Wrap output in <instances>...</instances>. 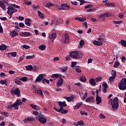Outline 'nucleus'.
<instances>
[{
    "label": "nucleus",
    "instance_id": "nucleus-4",
    "mask_svg": "<svg viewBox=\"0 0 126 126\" xmlns=\"http://www.w3.org/2000/svg\"><path fill=\"white\" fill-rule=\"evenodd\" d=\"M118 87L120 90H126V78H122L118 83Z\"/></svg>",
    "mask_w": 126,
    "mask_h": 126
},
{
    "label": "nucleus",
    "instance_id": "nucleus-13",
    "mask_svg": "<svg viewBox=\"0 0 126 126\" xmlns=\"http://www.w3.org/2000/svg\"><path fill=\"white\" fill-rule=\"evenodd\" d=\"M49 38L50 39L51 41H54V40L57 38V33H53L49 36Z\"/></svg>",
    "mask_w": 126,
    "mask_h": 126
},
{
    "label": "nucleus",
    "instance_id": "nucleus-18",
    "mask_svg": "<svg viewBox=\"0 0 126 126\" xmlns=\"http://www.w3.org/2000/svg\"><path fill=\"white\" fill-rule=\"evenodd\" d=\"M63 85V78L62 77L60 78V79L57 82V87H60Z\"/></svg>",
    "mask_w": 126,
    "mask_h": 126
},
{
    "label": "nucleus",
    "instance_id": "nucleus-52",
    "mask_svg": "<svg viewBox=\"0 0 126 126\" xmlns=\"http://www.w3.org/2000/svg\"><path fill=\"white\" fill-rule=\"evenodd\" d=\"M58 112L61 113L62 114H65L68 113L67 111H57Z\"/></svg>",
    "mask_w": 126,
    "mask_h": 126
},
{
    "label": "nucleus",
    "instance_id": "nucleus-1",
    "mask_svg": "<svg viewBox=\"0 0 126 126\" xmlns=\"http://www.w3.org/2000/svg\"><path fill=\"white\" fill-rule=\"evenodd\" d=\"M13 7H14L15 8H14ZM15 8H20V6L16 5L15 4H10V6L7 8V9H8L7 11V14L11 15L12 14H13L14 12H16V11H17V9Z\"/></svg>",
    "mask_w": 126,
    "mask_h": 126
},
{
    "label": "nucleus",
    "instance_id": "nucleus-5",
    "mask_svg": "<svg viewBox=\"0 0 126 126\" xmlns=\"http://www.w3.org/2000/svg\"><path fill=\"white\" fill-rule=\"evenodd\" d=\"M23 103L21 102V100L20 99H17L16 100L15 102L12 104L13 108L14 110H18L19 108V106L20 105H22Z\"/></svg>",
    "mask_w": 126,
    "mask_h": 126
},
{
    "label": "nucleus",
    "instance_id": "nucleus-8",
    "mask_svg": "<svg viewBox=\"0 0 126 126\" xmlns=\"http://www.w3.org/2000/svg\"><path fill=\"white\" fill-rule=\"evenodd\" d=\"M94 101H95V98L93 96L87 97L85 99L86 103H90L91 104L94 103Z\"/></svg>",
    "mask_w": 126,
    "mask_h": 126
},
{
    "label": "nucleus",
    "instance_id": "nucleus-61",
    "mask_svg": "<svg viewBox=\"0 0 126 126\" xmlns=\"http://www.w3.org/2000/svg\"><path fill=\"white\" fill-rule=\"evenodd\" d=\"M83 26H85V28H87V27H88V26L87 25V22H83Z\"/></svg>",
    "mask_w": 126,
    "mask_h": 126
},
{
    "label": "nucleus",
    "instance_id": "nucleus-40",
    "mask_svg": "<svg viewBox=\"0 0 126 126\" xmlns=\"http://www.w3.org/2000/svg\"><path fill=\"white\" fill-rule=\"evenodd\" d=\"M80 44V47H82L83 46H84L85 43L84 42V40H81L79 42Z\"/></svg>",
    "mask_w": 126,
    "mask_h": 126
},
{
    "label": "nucleus",
    "instance_id": "nucleus-38",
    "mask_svg": "<svg viewBox=\"0 0 126 126\" xmlns=\"http://www.w3.org/2000/svg\"><path fill=\"white\" fill-rule=\"evenodd\" d=\"M38 49L41 51H44L46 49V46L45 45H41L39 46Z\"/></svg>",
    "mask_w": 126,
    "mask_h": 126
},
{
    "label": "nucleus",
    "instance_id": "nucleus-29",
    "mask_svg": "<svg viewBox=\"0 0 126 126\" xmlns=\"http://www.w3.org/2000/svg\"><path fill=\"white\" fill-rule=\"evenodd\" d=\"M64 99H65L67 101V102H71V101L73 100V98L72 96L70 97H66V96H64Z\"/></svg>",
    "mask_w": 126,
    "mask_h": 126
},
{
    "label": "nucleus",
    "instance_id": "nucleus-36",
    "mask_svg": "<svg viewBox=\"0 0 126 126\" xmlns=\"http://www.w3.org/2000/svg\"><path fill=\"white\" fill-rule=\"evenodd\" d=\"M105 39H106L105 36L101 35L99 36V38L97 39L99 40V41H104Z\"/></svg>",
    "mask_w": 126,
    "mask_h": 126
},
{
    "label": "nucleus",
    "instance_id": "nucleus-9",
    "mask_svg": "<svg viewBox=\"0 0 126 126\" xmlns=\"http://www.w3.org/2000/svg\"><path fill=\"white\" fill-rule=\"evenodd\" d=\"M110 16H111V15L108 13H105L104 14H102L98 16V19L99 20H101V19H102V18L103 19V20H104V19H105V17H110Z\"/></svg>",
    "mask_w": 126,
    "mask_h": 126
},
{
    "label": "nucleus",
    "instance_id": "nucleus-2",
    "mask_svg": "<svg viewBox=\"0 0 126 126\" xmlns=\"http://www.w3.org/2000/svg\"><path fill=\"white\" fill-rule=\"evenodd\" d=\"M109 101H111V105L113 110H116L119 108V98L118 97H115L113 100L110 99Z\"/></svg>",
    "mask_w": 126,
    "mask_h": 126
},
{
    "label": "nucleus",
    "instance_id": "nucleus-24",
    "mask_svg": "<svg viewBox=\"0 0 126 126\" xmlns=\"http://www.w3.org/2000/svg\"><path fill=\"white\" fill-rule=\"evenodd\" d=\"M89 83L92 86H95L96 85V82L94 79H91L89 81Z\"/></svg>",
    "mask_w": 126,
    "mask_h": 126
},
{
    "label": "nucleus",
    "instance_id": "nucleus-19",
    "mask_svg": "<svg viewBox=\"0 0 126 126\" xmlns=\"http://www.w3.org/2000/svg\"><path fill=\"white\" fill-rule=\"evenodd\" d=\"M25 23L27 26H31V19L29 18L25 19Z\"/></svg>",
    "mask_w": 126,
    "mask_h": 126
},
{
    "label": "nucleus",
    "instance_id": "nucleus-35",
    "mask_svg": "<svg viewBox=\"0 0 126 126\" xmlns=\"http://www.w3.org/2000/svg\"><path fill=\"white\" fill-rule=\"evenodd\" d=\"M105 4V5H106V6H112V7L115 6V3H114L106 2Z\"/></svg>",
    "mask_w": 126,
    "mask_h": 126
},
{
    "label": "nucleus",
    "instance_id": "nucleus-51",
    "mask_svg": "<svg viewBox=\"0 0 126 126\" xmlns=\"http://www.w3.org/2000/svg\"><path fill=\"white\" fill-rule=\"evenodd\" d=\"M113 23H114L115 24H121L123 23V21H113Z\"/></svg>",
    "mask_w": 126,
    "mask_h": 126
},
{
    "label": "nucleus",
    "instance_id": "nucleus-31",
    "mask_svg": "<svg viewBox=\"0 0 126 126\" xmlns=\"http://www.w3.org/2000/svg\"><path fill=\"white\" fill-rule=\"evenodd\" d=\"M7 47H6V45L3 44L1 45H0V51H4Z\"/></svg>",
    "mask_w": 126,
    "mask_h": 126
},
{
    "label": "nucleus",
    "instance_id": "nucleus-63",
    "mask_svg": "<svg viewBox=\"0 0 126 126\" xmlns=\"http://www.w3.org/2000/svg\"><path fill=\"white\" fill-rule=\"evenodd\" d=\"M19 27H24L25 25H24V23L21 22L19 24Z\"/></svg>",
    "mask_w": 126,
    "mask_h": 126
},
{
    "label": "nucleus",
    "instance_id": "nucleus-39",
    "mask_svg": "<svg viewBox=\"0 0 126 126\" xmlns=\"http://www.w3.org/2000/svg\"><path fill=\"white\" fill-rule=\"evenodd\" d=\"M116 78V77L112 76L109 77V82H113L114 80H115V79Z\"/></svg>",
    "mask_w": 126,
    "mask_h": 126
},
{
    "label": "nucleus",
    "instance_id": "nucleus-30",
    "mask_svg": "<svg viewBox=\"0 0 126 126\" xmlns=\"http://www.w3.org/2000/svg\"><path fill=\"white\" fill-rule=\"evenodd\" d=\"M52 78H54V80H56V78H59L60 77V74H53L51 75Z\"/></svg>",
    "mask_w": 126,
    "mask_h": 126
},
{
    "label": "nucleus",
    "instance_id": "nucleus-62",
    "mask_svg": "<svg viewBox=\"0 0 126 126\" xmlns=\"http://www.w3.org/2000/svg\"><path fill=\"white\" fill-rule=\"evenodd\" d=\"M92 6H93L91 4H89V5H87L86 6H85V8L86 9V8H90V7H92Z\"/></svg>",
    "mask_w": 126,
    "mask_h": 126
},
{
    "label": "nucleus",
    "instance_id": "nucleus-27",
    "mask_svg": "<svg viewBox=\"0 0 126 126\" xmlns=\"http://www.w3.org/2000/svg\"><path fill=\"white\" fill-rule=\"evenodd\" d=\"M31 107L32 108V109H34V110H41L40 109V107H39V106L36 105H34L33 104H31Z\"/></svg>",
    "mask_w": 126,
    "mask_h": 126
},
{
    "label": "nucleus",
    "instance_id": "nucleus-48",
    "mask_svg": "<svg viewBox=\"0 0 126 126\" xmlns=\"http://www.w3.org/2000/svg\"><path fill=\"white\" fill-rule=\"evenodd\" d=\"M15 83H16L18 85H21V81L18 79H16L15 80Z\"/></svg>",
    "mask_w": 126,
    "mask_h": 126
},
{
    "label": "nucleus",
    "instance_id": "nucleus-7",
    "mask_svg": "<svg viewBox=\"0 0 126 126\" xmlns=\"http://www.w3.org/2000/svg\"><path fill=\"white\" fill-rule=\"evenodd\" d=\"M11 94H15V95H17V97H21V94H20V90H19V88H17L15 89V90H12L11 91Z\"/></svg>",
    "mask_w": 126,
    "mask_h": 126
},
{
    "label": "nucleus",
    "instance_id": "nucleus-15",
    "mask_svg": "<svg viewBox=\"0 0 126 126\" xmlns=\"http://www.w3.org/2000/svg\"><path fill=\"white\" fill-rule=\"evenodd\" d=\"M20 36L22 37H29V36H31V33L29 32H25L21 33Z\"/></svg>",
    "mask_w": 126,
    "mask_h": 126
},
{
    "label": "nucleus",
    "instance_id": "nucleus-32",
    "mask_svg": "<svg viewBox=\"0 0 126 126\" xmlns=\"http://www.w3.org/2000/svg\"><path fill=\"white\" fill-rule=\"evenodd\" d=\"M32 8L35 9V10H38V9H40V5H35L34 4H32Z\"/></svg>",
    "mask_w": 126,
    "mask_h": 126
},
{
    "label": "nucleus",
    "instance_id": "nucleus-47",
    "mask_svg": "<svg viewBox=\"0 0 126 126\" xmlns=\"http://www.w3.org/2000/svg\"><path fill=\"white\" fill-rule=\"evenodd\" d=\"M111 75H113L112 76H115V77H116V76H117V72L114 70H112L111 72Z\"/></svg>",
    "mask_w": 126,
    "mask_h": 126
},
{
    "label": "nucleus",
    "instance_id": "nucleus-60",
    "mask_svg": "<svg viewBox=\"0 0 126 126\" xmlns=\"http://www.w3.org/2000/svg\"><path fill=\"white\" fill-rule=\"evenodd\" d=\"M75 71H76V72H78V73L81 72V69L79 68H76Z\"/></svg>",
    "mask_w": 126,
    "mask_h": 126
},
{
    "label": "nucleus",
    "instance_id": "nucleus-56",
    "mask_svg": "<svg viewBox=\"0 0 126 126\" xmlns=\"http://www.w3.org/2000/svg\"><path fill=\"white\" fill-rule=\"evenodd\" d=\"M22 48H24V49H26V50H28V49L30 48V46L28 45H23L22 46Z\"/></svg>",
    "mask_w": 126,
    "mask_h": 126
},
{
    "label": "nucleus",
    "instance_id": "nucleus-23",
    "mask_svg": "<svg viewBox=\"0 0 126 126\" xmlns=\"http://www.w3.org/2000/svg\"><path fill=\"white\" fill-rule=\"evenodd\" d=\"M95 100L97 105H99L102 102V98L99 96H96Z\"/></svg>",
    "mask_w": 126,
    "mask_h": 126
},
{
    "label": "nucleus",
    "instance_id": "nucleus-12",
    "mask_svg": "<svg viewBox=\"0 0 126 126\" xmlns=\"http://www.w3.org/2000/svg\"><path fill=\"white\" fill-rule=\"evenodd\" d=\"M64 43L66 44H67L68 43H69V35H68V34H65Z\"/></svg>",
    "mask_w": 126,
    "mask_h": 126
},
{
    "label": "nucleus",
    "instance_id": "nucleus-11",
    "mask_svg": "<svg viewBox=\"0 0 126 126\" xmlns=\"http://www.w3.org/2000/svg\"><path fill=\"white\" fill-rule=\"evenodd\" d=\"M34 120L35 118L33 117H28V118H26L23 120V123H24L25 124H27V122L34 121Z\"/></svg>",
    "mask_w": 126,
    "mask_h": 126
},
{
    "label": "nucleus",
    "instance_id": "nucleus-20",
    "mask_svg": "<svg viewBox=\"0 0 126 126\" xmlns=\"http://www.w3.org/2000/svg\"><path fill=\"white\" fill-rule=\"evenodd\" d=\"M6 55H8V57H10V56H11L12 57L15 58L17 55V53L16 52H11L9 53H6Z\"/></svg>",
    "mask_w": 126,
    "mask_h": 126
},
{
    "label": "nucleus",
    "instance_id": "nucleus-22",
    "mask_svg": "<svg viewBox=\"0 0 126 126\" xmlns=\"http://www.w3.org/2000/svg\"><path fill=\"white\" fill-rule=\"evenodd\" d=\"M38 120H39V122H40V123L41 124H45L47 121V119L43 117L39 118Z\"/></svg>",
    "mask_w": 126,
    "mask_h": 126
},
{
    "label": "nucleus",
    "instance_id": "nucleus-14",
    "mask_svg": "<svg viewBox=\"0 0 126 126\" xmlns=\"http://www.w3.org/2000/svg\"><path fill=\"white\" fill-rule=\"evenodd\" d=\"M9 34L10 36H11L12 38H14L16 36H18V33L15 31L10 32Z\"/></svg>",
    "mask_w": 126,
    "mask_h": 126
},
{
    "label": "nucleus",
    "instance_id": "nucleus-64",
    "mask_svg": "<svg viewBox=\"0 0 126 126\" xmlns=\"http://www.w3.org/2000/svg\"><path fill=\"white\" fill-rule=\"evenodd\" d=\"M124 103H126V92H125V94L124 96Z\"/></svg>",
    "mask_w": 126,
    "mask_h": 126
},
{
    "label": "nucleus",
    "instance_id": "nucleus-43",
    "mask_svg": "<svg viewBox=\"0 0 126 126\" xmlns=\"http://www.w3.org/2000/svg\"><path fill=\"white\" fill-rule=\"evenodd\" d=\"M119 65H120V62H117L114 63V65H113V67H114V68H117V67H118Z\"/></svg>",
    "mask_w": 126,
    "mask_h": 126
},
{
    "label": "nucleus",
    "instance_id": "nucleus-44",
    "mask_svg": "<svg viewBox=\"0 0 126 126\" xmlns=\"http://www.w3.org/2000/svg\"><path fill=\"white\" fill-rule=\"evenodd\" d=\"M6 83H7V82L6 81V80H1L0 81V84H2V85H6Z\"/></svg>",
    "mask_w": 126,
    "mask_h": 126
},
{
    "label": "nucleus",
    "instance_id": "nucleus-10",
    "mask_svg": "<svg viewBox=\"0 0 126 126\" xmlns=\"http://www.w3.org/2000/svg\"><path fill=\"white\" fill-rule=\"evenodd\" d=\"M44 76H45V74H39L35 79V82H40V81H42Z\"/></svg>",
    "mask_w": 126,
    "mask_h": 126
},
{
    "label": "nucleus",
    "instance_id": "nucleus-21",
    "mask_svg": "<svg viewBox=\"0 0 126 126\" xmlns=\"http://www.w3.org/2000/svg\"><path fill=\"white\" fill-rule=\"evenodd\" d=\"M0 7H1L3 10H5L6 9V6H5V4H4L2 1H0Z\"/></svg>",
    "mask_w": 126,
    "mask_h": 126
},
{
    "label": "nucleus",
    "instance_id": "nucleus-57",
    "mask_svg": "<svg viewBox=\"0 0 126 126\" xmlns=\"http://www.w3.org/2000/svg\"><path fill=\"white\" fill-rule=\"evenodd\" d=\"M0 33H3V29H2V27L1 26V24L0 23Z\"/></svg>",
    "mask_w": 126,
    "mask_h": 126
},
{
    "label": "nucleus",
    "instance_id": "nucleus-58",
    "mask_svg": "<svg viewBox=\"0 0 126 126\" xmlns=\"http://www.w3.org/2000/svg\"><path fill=\"white\" fill-rule=\"evenodd\" d=\"M94 10H95V8H94L93 9H89L87 10L88 12H93Z\"/></svg>",
    "mask_w": 126,
    "mask_h": 126
},
{
    "label": "nucleus",
    "instance_id": "nucleus-6",
    "mask_svg": "<svg viewBox=\"0 0 126 126\" xmlns=\"http://www.w3.org/2000/svg\"><path fill=\"white\" fill-rule=\"evenodd\" d=\"M58 105L60 107V109H59L58 111H66V110H63L64 107H66V106H67L65 101H59Z\"/></svg>",
    "mask_w": 126,
    "mask_h": 126
},
{
    "label": "nucleus",
    "instance_id": "nucleus-49",
    "mask_svg": "<svg viewBox=\"0 0 126 126\" xmlns=\"http://www.w3.org/2000/svg\"><path fill=\"white\" fill-rule=\"evenodd\" d=\"M80 114L83 116H87L88 115V113H86L85 111H80Z\"/></svg>",
    "mask_w": 126,
    "mask_h": 126
},
{
    "label": "nucleus",
    "instance_id": "nucleus-42",
    "mask_svg": "<svg viewBox=\"0 0 126 126\" xmlns=\"http://www.w3.org/2000/svg\"><path fill=\"white\" fill-rule=\"evenodd\" d=\"M88 95V94L87 93V92H85L84 96H83L82 100L83 101V100H85L86 99V97H87Z\"/></svg>",
    "mask_w": 126,
    "mask_h": 126
},
{
    "label": "nucleus",
    "instance_id": "nucleus-50",
    "mask_svg": "<svg viewBox=\"0 0 126 126\" xmlns=\"http://www.w3.org/2000/svg\"><path fill=\"white\" fill-rule=\"evenodd\" d=\"M1 114L4 116L5 117H8V113L6 112L1 111Z\"/></svg>",
    "mask_w": 126,
    "mask_h": 126
},
{
    "label": "nucleus",
    "instance_id": "nucleus-25",
    "mask_svg": "<svg viewBox=\"0 0 126 126\" xmlns=\"http://www.w3.org/2000/svg\"><path fill=\"white\" fill-rule=\"evenodd\" d=\"M83 104V102L82 101H80L76 104V105L75 106V110H77L79 109L80 107V106Z\"/></svg>",
    "mask_w": 126,
    "mask_h": 126
},
{
    "label": "nucleus",
    "instance_id": "nucleus-28",
    "mask_svg": "<svg viewBox=\"0 0 126 126\" xmlns=\"http://www.w3.org/2000/svg\"><path fill=\"white\" fill-rule=\"evenodd\" d=\"M25 67L27 70H29L30 71L33 70V66L32 65H28L26 66Z\"/></svg>",
    "mask_w": 126,
    "mask_h": 126
},
{
    "label": "nucleus",
    "instance_id": "nucleus-55",
    "mask_svg": "<svg viewBox=\"0 0 126 126\" xmlns=\"http://www.w3.org/2000/svg\"><path fill=\"white\" fill-rule=\"evenodd\" d=\"M34 57H35L34 55H33V56H26V59H27V60H30V59H33V58H34Z\"/></svg>",
    "mask_w": 126,
    "mask_h": 126
},
{
    "label": "nucleus",
    "instance_id": "nucleus-3",
    "mask_svg": "<svg viewBox=\"0 0 126 126\" xmlns=\"http://www.w3.org/2000/svg\"><path fill=\"white\" fill-rule=\"evenodd\" d=\"M69 56L72 59H75V60H77L78 59H80L83 57V54L78 53L77 51H73L69 53Z\"/></svg>",
    "mask_w": 126,
    "mask_h": 126
},
{
    "label": "nucleus",
    "instance_id": "nucleus-16",
    "mask_svg": "<svg viewBox=\"0 0 126 126\" xmlns=\"http://www.w3.org/2000/svg\"><path fill=\"white\" fill-rule=\"evenodd\" d=\"M34 92L35 93H36V94H39V95H41L42 97L44 96V94H43V92L42 91V90L41 89L35 90Z\"/></svg>",
    "mask_w": 126,
    "mask_h": 126
},
{
    "label": "nucleus",
    "instance_id": "nucleus-46",
    "mask_svg": "<svg viewBox=\"0 0 126 126\" xmlns=\"http://www.w3.org/2000/svg\"><path fill=\"white\" fill-rule=\"evenodd\" d=\"M77 124H78L79 126H84V122L82 120H81L78 122Z\"/></svg>",
    "mask_w": 126,
    "mask_h": 126
},
{
    "label": "nucleus",
    "instance_id": "nucleus-54",
    "mask_svg": "<svg viewBox=\"0 0 126 126\" xmlns=\"http://www.w3.org/2000/svg\"><path fill=\"white\" fill-rule=\"evenodd\" d=\"M102 79V77L100 76L97 77L96 79H95V81H96V82H99V81H101V80Z\"/></svg>",
    "mask_w": 126,
    "mask_h": 126
},
{
    "label": "nucleus",
    "instance_id": "nucleus-34",
    "mask_svg": "<svg viewBox=\"0 0 126 126\" xmlns=\"http://www.w3.org/2000/svg\"><path fill=\"white\" fill-rule=\"evenodd\" d=\"M80 81L82 82H86V78H85V76L82 75L80 76Z\"/></svg>",
    "mask_w": 126,
    "mask_h": 126
},
{
    "label": "nucleus",
    "instance_id": "nucleus-53",
    "mask_svg": "<svg viewBox=\"0 0 126 126\" xmlns=\"http://www.w3.org/2000/svg\"><path fill=\"white\" fill-rule=\"evenodd\" d=\"M99 117L102 119H105L106 118V117L103 115V114L100 113L99 115Z\"/></svg>",
    "mask_w": 126,
    "mask_h": 126
},
{
    "label": "nucleus",
    "instance_id": "nucleus-59",
    "mask_svg": "<svg viewBox=\"0 0 126 126\" xmlns=\"http://www.w3.org/2000/svg\"><path fill=\"white\" fill-rule=\"evenodd\" d=\"M75 65H76V62H73L71 63V67H74V66H75Z\"/></svg>",
    "mask_w": 126,
    "mask_h": 126
},
{
    "label": "nucleus",
    "instance_id": "nucleus-17",
    "mask_svg": "<svg viewBox=\"0 0 126 126\" xmlns=\"http://www.w3.org/2000/svg\"><path fill=\"white\" fill-rule=\"evenodd\" d=\"M93 44L95 46H102V45H103V42L101 41L94 40V41Z\"/></svg>",
    "mask_w": 126,
    "mask_h": 126
},
{
    "label": "nucleus",
    "instance_id": "nucleus-45",
    "mask_svg": "<svg viewBox=\"0 0 126 126\" xmlns=\"http://www.w3.org/2000/svg\"><path fill=\"white\" fill-rule=\"evenodd\" d=\"M28 80V78H27V77H23L20 78V80H21L22 81H24V82L27 81Z\"/></svg>",
    "mask_w": 126,
    "mask_h": 126
},
{
    "label": "nucleus",
    "instance_id": "nucleus-26",
    "mask_svg": "<svg viewBox=\"0 0 126 126\" xmlns=\"http://www.w3.org/2000/svg\"><path fill=\"white\" fill-rule=\"evenodd\" d=\"M37 13H38V15L39 17H40V18H41V19H43V18H45V16L44 15V13H43L41 11H37Z\"/></svg>",
    "mask_w": 126,
    "mask_h": 126
},
{
    "label": "nucleus",
    "instance_id": "nucleus-33",
    "mask_svg": "<svg viewBox=\"0 0 126 126\" xmlns=\"http://www.w3.org/2000/svg\"><path fill=\"white\" fill-rule=\"evenodd\" d=\"M50 6H51V7L56 6V5H55V4H53L52 3H51V2L47 3L46 4V7H47L48 8L50 7Z\"/></svg>",
    "mask_w": 126,
    "mask_h": 126
},
{
    "label": "nucleus",
    "instance_id": "nucleus-37",
    "mask_svg": "<svg viewBox=\"0 0 126 126\" xmlns=\"http://www.w3.org/2000/svg\"><path fill=\"white\" fill-rule=\"evenodd\" d=\"M120 43L123 47H126V40H121Z\"/></svg>",
    "mask_w": 126,
    "mask_h": 126
},
{
    "label": "nucleus",
    "instance_id": "nucleus-41",
    "mask_svg": "<svg viewBox=\"0 0 126 126\" xmlns=\"http://www.w3.org/2000/svg\"><path fill=\"white\" fill-rule=\"evenodd\" d=\"M61 7H67V8H69L70 7V6L69 5H68V4H67V3H64V4H61Z\"/></svg>",
    "mask_w": 126,
    "mask_h": 126
}]
</instances>
